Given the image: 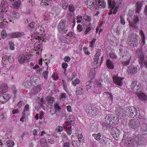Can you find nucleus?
I'll return each instance as SVG.
<instances>
[{
	"instance_id": "obj_23",
	"label": "nucleus",
	"mask_w": 147,
	"mask_h": 147,
	"mask_svg": "<svg viewBox=\"0 0 147 147\" xmlns=\"http://www.w3.org/2000/svg\"><path fill=\"white\" fill-rule=\"evenodd\" d=\"M20 14L17 12L14 11L12 16V19H18L20 17Z\"/></svg>"
},
{
	"instance_id": "obj_60",
	"label": "nucleus",
	"mask_w": 147,
	"mask_h": 147,
	"mask_svg": "<svg viewBox=\"0 0 147 147\" xmlns=\"http://www.w3.org/2000/svg\"><path fill=\"white\" fill-rule=\"evenodd\" d=\"M92 29V28L90 27H88L86 29V31L84 32V34H86L88 32L90 31Z\"/></svg>"
},
{
	"instance_id": "obj_28",
	"label": "nucleus",
	"mask_w": 147,
	"mask_h": 147,
	"mask_svg": "<svg viewBox=\"0 0 147 147\" xmlns=\"http://www.w3.org/2000/svg\"><path fill=\"white\" fill-rule=\"evenodd\" d=\"M67 117V120L69 121L70 123H71L72 122H74L75 119L74 116L73 115H70Z\"/></svg>"
},
{
	"instance_id": "obj_18",
	"label": "nucleus",
	"mask_w": 147,
	"mask_h": 147,
	"mask_svg": "<svg viewBox=\"0 0 147 147\" xmlns=\"http://www.w3.org/2000/svg\"><path fill=\"white\" fill-rule=\"evenodd\" d=\"M43 28L41 27H37L35 29V33L39 35H41L43 32Z\"/></svg>"
},
{
	"instance_id": "obj_17",
	"label": "nucleus",
	"mask_w": 147,
	"mask_h": 147,
	"mask_svg": "<svg viewBox=\"0 0 147 147\" xmlns=\"http://www.w3.org/2000/svg\"><path fill=\"white\" fill-rule=\"evenodd\" d=\"M108 3L109 7L112 9H114L116 4L114 0L113 1L112 0H108Z\"/></svg>"
},
{
	"instance_id": "obj_29",
	"label": "nucleus",
	"mask_w": 147,
	"mask_h": 147,
	"mask_svg": "<svg viewBox=\"0 0 147 147\" xmlns=\"http://www.w3.org/2000/svg\"><path fill=\"white\" fill-rule=\"evenodd\" d=\"M23 84L24 87L26 88H29L32 86V84L30 82V80H27Z\"/></svg>"
},
{
	"instance_id": "obj_30",
	"label": "nucleus",
	"mask_w": 147,
	"mask_h": 147,
	"mask_svg": "<svg viewBox=\"0 0 147 147\" xmlns=\"http://www.w3.org/2000/svg\"><path fill=\"white\" fill-rule=\"evenodd\" d=\"M29 109V105L27 104L25 106L24 108V112L23 113V115L25 116V115L28 113Z\"/></svg>"
},
{
	"instance_id": "obj_31",
	"label": "nucleus",
	"mask_w": 147,
	"mask_h": 147,
	"mask_svg": "<svg viewBox=\"0 0 147 147\" xmlns=\"http://www.w3.org/2000/svg\"><path fill=\"white\" fill-rule=\"evenodd\" d=\"M103 82L102 80H100L99 81H96L95 82V84L97 85V87H101L103 84Z\"/></svg>"
},
{
	"instance_id": "obj_63",
	"label": "nucleus",
	"mask_w": 147,
	"mask_h": 147,
	"mask_svg": "<svg viewBox=\"0 0 147 147\" xmlns=\"http://www.w3.org/2000/svg\"><path fill=\"white\" fill-rule=\"evenodd\" d=\"M120 22L122 24H125V22L124 20V19L123 18L122 16H120Z\"/></svg>"
},
{
	"instance_id": "obj_3",
	"label": "nucleus",
	"mask_w": 147,
	"mask_h": 147,
	"mask_svg": "<svg viewBox=\"0 0 147 147\" xmlns=\"http://www.w3.org/2000/svg\"><path fill=\"white\" fill-rule=\"evenodd\" d=\"M85 109L88 115H91L92 114L94 116L96 115V113L97 112L96 109L94 107H92L88 105H85Z\"/></svg>"
},
{
	"instance_id": "obj_21",
	"label": "nucleus",
	"mask_w": 147,
	"mask_h": 147,
	"mask_svg": "<svg viewBox=\"0 0 147 147\" xmlns=\"http://www.w3.org/2000/svg\"><path fill=\"white\" fill-rule=\"evenodd\" d=\"M115 113L118 116H120L121 115L122 112V109L120 107H117L116 108L115 111Z\"/></svg>"
},
{
	"instance_id": "obj_45",
	"label": "nucleus",
	"mask_w": 147,
	"mask_h": 147,
	"mask_svg": "<svg viewBox=\"0 0 147 147\" xmlns=\"http://www.w3.org/2000/svg\"><path fill=\"white\" fill-rule=\"evenodd\" d=\"M9 44L10 45V49L12 50H14L15 49L14 44V43L11 42H9Z\"/></svg>"
},
{
	"instance_id": "obj_9",
	"label": "nucleus",
	"mask_w": 147,
	"mask_h": 147,
	"mask_svg": "<svg viewBox=\"0 0 147 147\" xmlns=\"http://www.w3.org/2000/svg\"><path fill=\"white\" fill-rule=\"evenodd\" d=\"M138 37L137 36L134 34L131 33L130 36V40L129 41V46H134L135 43L136 38Z\"/></svg>"
},
{
	"instance_id": "obj_40",
	"label": "nucleus",
	"mask_w": 147,
	"mask_h": 147,
	"mask_svg": "<svg viewBox=\"0 0 147 147\" xmlns=\"http://www.w3.org/2000/svg\"><path fill=\"white\" fill-rule=\"evenodd\" d=\"M137 69L136 67H133L130 70V72L131 74H134L137 71Z\"/></svg>"
},
{
	"instance_id": "obj_38",
	"label": "nucleus",
	"mask_w": 147,
	"mask_h": 147,
	"mask_svg": "<svg viewBox=\"0 0 147 147\" xmlns=\"http://www.w3.org/2000/svg\"><path fill=\"white\" fill-rule=\"evenodd\" d=\"M129 139V145L131 144V146L134 145L136 139L134 138H130Z\"/></svg>"
},
{
	"instance_id": "obj_53",
	"label": "nucleus",
	"mask_w": 147,
	"mask_h": 147,
	"mask_svg": "<svg viewBox=\"0 0 147 147\" xmlns=\"http://www.w3.org/2000/svg\"><path fill=\"white\" fill-rule=\"evenodd\" d=\"M1 34L3 38H6L7 34L6 33L5 31L4 30H3L1 32Z\"/></svg>"
},
{
	"instance_id": "obj_33",
	"label": "nucleus",
	"mask_w": 147,
	"mask_h": 147,
	"mask_svg": "<svg viewBox=\"0 0 147 147\" xmlns=\"http://www.w3.org/2000/svg\"><path fill=\"white\" fill-rule=\"evenodd\" d=\"M98 4L99 5L103 7H105L106 5V3L104 1V0H99Z\"/></svg>"
},
{
	"instance_id": "obj_43",
	"label": "nucleus",
	"mask_w": 147,
	"mask_h": 147,
	"mask_svg": "<svg viewBox=\"0 0 147 147\" xmlns=\"http://www.w3.org/2000/svg\"><path fill=\"white\" fill-rule=\"evenodd\" d=\"M110 57L113 59H115L117 57V55L113 52H111L109 54Z\"/></svg>"
},
{
	"instance_id": "obj_20",
	"label": "nucleus",
	"mask_w": 147,
	"mask_h": 147,
	"mask_svg": "<svg viewBox=\"0 0 147 147\" xmlns=\"http://www.w3.org/2000/svg\"><path fill=\"white\" fill-rule=\"evenodd\" d=\"M100 55L99 50L97 51L95 56L94 57V59L95 62H96V64L98 63V60L99 57Z\"/></svg>"
},
{
	"instance_id": "obj_47",
	"label": "nucleus",
	"mask_w": 147,
	"mask_h": 147,
	"mask_svg": "<svg viewBox=\"0 0 147 147\" xmlns=\"http://www.w3.org/2000/svg\"><path fill=\"white\" fill-rule=\"evenodd\" d=\"M3 96V98H4L5 100L6 101L8 100L9 98V95L8 94H5L1 95Z\"/></svg>"
},
{
	"instance_id": "obj_41",
	"label": "nucleus",
	"mask_w": 147,
	"mask_h": 147,
	"mask_svg": "<svg viewBox=\"0 0 147 147\" xmlns=\"http://www.w3.org/2000/svg\"><path fill=\"white\" fill-rule=\"evenodd\" d=\"M80 82L79 79H76L72 82V84L74 86H76L77 84H78Z\"/></svg>"
},
{
	"instance_id": "obj_4",
	"label": "nucleus",
	"mask_w": 147,
	"mask_h": 147,
	"mask_svg": "<svg viewBox=\"0 0 147 147\" xmlns=\"http://www.w3.org/2000/svg\"><path fill=\"white\" fill-rule=\"evenodd\" d=\"M130 120L129 125H130L129 126L131 128L135 129L138 127L139 123V121L137 119L133 118L130 119Z\"/></svg>"
},
{
	"instance_id": "obj_59",
	"label": "nucleus",
	"mask_w": 147,
	"mask_h": 147,
	"mask_svg": "<svg viewBox=\"0 0 147 147\" xmlns=\"http://www.w3.org/2000/svg\"><path fill=\"white\" fill-rule=\"evenodd\" d=\"M64 60L65 62H69L71 60V58L69 56L65 57L64 58Z\"/></svg>"
},
{
	"instance_id": "obj_49",
	"label": "nucleus",
	"mask_w": 147,
	"mask_h": 147,
	"mask_svg": "<svg viewBox=\"0 0 147 147\" xmlns=\"http://www.w3.org/2000/svg\"><path fill=\"white\" fill-rule=\"evenodd\" d=\"M69 9V11L71 12H73L75 10V8L74 6L72 5H69L68 6Z\"/></svg>"
},
{
	"instance_id": "obj_24",
	"label": "nucleus",
	"mask_w": 147,
	"mask_h": 147,
	"mask_svg": "<svg viewBox=\"0 0 147 147\" xmlns=\"http://www.w3.org/2000/svg\"><path fill=\"white\" fill-rule=\"evenodd\" d=\"M61 5L62 8L65 9H66L68 5L67 3L64 0H62L61 1Z\"/></svg>"
},
{
	"instance_id": "obj_54",
	"label": "nucleus",
	"mask_w": 147,
	"mask_h": 147,
	"mask_svg": "<svg viewBox=\"0 0 147 147\" xmlns=\"http://www.w3.org/2000/svg\"><path fill=\"white\" fill-rule=\"evenodd\" d=\"M83 50L85 53L86 54L88 55H90V53L88 51V49L86 47H84Z\"/></svg>"
},
{
	"instance_id": "obj_42",
	"label": "nucleus",
	"mask_w": 147,
	"mask_h": 147,
	"mask_svg": "<svg viewBox=\"0 0 147 147\" xmlns=\"http://www.w3.org/2000/svg\"><path fill=\"white\" fill-rule=\"evenodd\" d=\"M138 118L140 120L142 121H144L145 120V117L142 114H140L138 116Z\"/></svg>"
},
{
	"instance_id": "obj_32",
	"label": "nucleus",
	"mask_w": 147,
	"mask_h": 147,
	"mask_svg": "<svg viewBox=\"0 0 147 147\" xmlns=\"http://www.w3.org/2000/svg\"><path fill=\"white\" fill-rule=\"evenodd\" d=\"M54 109L55 111H61V109L59 106V105L58 103L55 104L54 105Z\"/></svg>"
},
{
	"instance_id": "obj_13",
	"label": "nucleus",
	"mask_w": 147,
	"mask_h": 147,
	"mask_svg": "<svg viewBox=\"0 0 147 147\" xmlns=\"http://www.w3.org/2000/svg\"><path fill=\"white\" fill-rule=\"evenodd\" d=\"M136 94L139 99L145 100L147 99V96L143 92H136Z\"/></svg>"
},
{
	"instance_id": "obj_15",
	"label": "nucleus",
	"mask_w": 147,
	"mask_h": 147,
	"mask_svg": "<svg viewBox=\"0 0 147 147\" xmlns=\"http://www.w3.org/2000/svg\"><path fill=\"white\" fill-rule=\"evenodd\" d=\"M76 135L79 142L81 143L83 142L84 140L81 131L80 130H78L76 133Z\"/></svg>"
},
{
	"instance_id": "obj_55",
	"label": "nucleus",
	"mask_w": 147,
	"mask_h": 147,
	"mask_svg": "<svg viewBox=\"0 0 147 147\" xmlns=\"http://www.w3.org/2000/svg\"><path fill=\"white\" fill-rule=\"evenodd\" d=\"M96 40V39L95 38H94L92 40V42L90 43V47H93L94 45L95 44Z\"/></svg>"
},
{
	"instance_id": "obj_6",
	"label": "nucleus",
	"mask_w": 147,
	"mask_h": 147,
	"mask_svg": "<svg viewBox=\"0 0 147 147\" xmlns=\"http://www.w3.org/2000/svg\"><path fill=\"white\" fill-rule=\"evenodd\" d=\"M8 5L9 4L7 1L4 0L1 1L0 7L2 13L4 11H7L9 9Z\"/></svg>"
},
{
	"instance_id": "obj_26",
	"label": "nucleus",
	"mask_w": 147,
	"mask_h": 147,
	"mask_svg": "<svg viewBox=\"0 0 147 147\" xmlns=\"http://www.w3.org/2000/svg\"><path fill=\"white\" fill-rule=\"evenodd\" d=\"M9 59V57L5 55L3 57L2 61L4 64L6 65Z\"/></svg>"
},
{
	"instance_id": "obj_64",
	"label": "nucleus",
	"mask_w": 147,
	"mask_h": 147,
	"mask_svg": "<svg viewBox=\"0 0 147 147\" xmlns=\"http://www.w3.org/2000/svg\"><path fill=\"white\" fill-rule=\"evenodd\" d=\"M77 28L79 32L81 31L83 29L82 26L80 24L78 25Z\"/></svg>"
},
{
	"instance_id": "obj_2",
	"label": "nucleus",
	"mask_w": 147,
	"mask_h": 147,
	"mask_svg": "<svg viewBox=\"0 0 147 147\" xmlns=\"http://www.w3.org/2000/svg\"><path fill=\"white\" fill-rule=\"evenodd\" d=\"M66 20L62 19L60 21L58 26V30L60 33L64 34L66 33L68 28L65 26Z\"/></svg>"
},
{
	"instance_id": "obj_61",
	"label": "nucleus",
	"mask_w": 147,
	"mask_h": 147,
	"mask_svg": "<svg viewBox=\"0 0 147 147\" xmlns=\"http://www.w3.org/2000/svg\"><path fill=\"white\" fill-rule=\"evenodd\" d=\"M6 102L4 98H3V96L1 95L0 96V102L3 103L4 102Z\"/></svg>"
},
{
	"instance_id": "obj_27",
	"label": "nucleus",
	"mask_w": 147,
	"mask_h": 147,
	"mask_svg": "<svg viewBox=\"0 0 147 147\" xmlns=\"http://www.w3.org/2000/svg\"><path fill=\"white\" fill-rule=\"evenodd\" d=\"M92 136L96 140L99 141L101 139L100 137L101 136V135L100 133H98L97 134H92Z\"/></svg>"
},
{
	"instance_id": "obj_7",
	"label": "nucleus",
	"mask_w": 147,
	"mask_h": 147,
	"mask_svg": "<svg viewBox=\"0 0 147 147\" xmlns=\"http://www.w3.org/2000/svg\"><path fill=\"white\" fill-rule=\"evenodd\" d=\"M138 138L137 139V143L138 145L141 146H144L146 142V139L143 136L139 135L138 136Z\"/></svg>"
},
{
	"instance_id": "obj_44",
	"label": "nucleus",
	"mask_w": 147,
	"mask_h": 147,
	"mask_svg": "<svg viewBox=\"0 0 147 147\" xmlns=\"http://www.w3.org/2000/svg\"><path fill=\"white\" fill-rule=\"evenodd\" d=\"M66 94L65 93L62 94L60 96V99L61 100H64L66 98Z\"/></svg>"
},
{
	"instance_id": "obj_12",
	"label": "nucleus",
	"mask_w": 147,
	"mask_h": 147,
	"mask_svg": "<svg viewBox=\"0 0 147 147\" xmlns=\"http://www.w3.org/2000/svg\"><path fill=\"white\" fill-rule=\"evenodd\" d=\"M129 117L134 118L136 114V109L134 107H129Z\"/></svg>"
},
{
	"instance_id": "obj_39",
	"label": "nucleus",
	"mask_w": 147,
	"mask_h": 147,
	"mask_svg": "<svg viewBox=\"0 0 147 147\" xmlns=\"http://www.w3.org/2000/svg\"><path fill=\"white\" fill-rule=\"evenodd\" d=\"M36 26V24L33 22H32L29 24V26L31 28H34Z\"/></svg>"
},
{
	"instance_id": "obj_5",
	"label": "nucleus",
	"mask_w": 147,
	"mask_h": 147,
	"mask_svg": "<svg viewBox=\"0 0 147 147\" xmlns=\"http://www.w3.org/2000/svg\"><path fill=\"white\" fill-rule=\"evenodd\" d=\"M139 18L138 16H135L133 21L130 24L132 29H136L138 27L137 25L139 24Z\"/></svg>"
},
{
	"instance_id": "obj_19",
	"label": "nucleus",
	"mask_w": 147,
	"mask_h": 147,
	"mask_svg": "<svg viewBox=\"0 0 147 147\" xmlns=\"http://www.w3.org/2000/svg\"><path fill=\"white\" fill-rule=\"evenodd\" d=\"M20 1L19 0H16L13 5V7L16 9H18L20 6Z\"/></svg>"
},
{
	"instance_id": "obj_14",
	"label": "nucleus",
	"mask_w": 147,
	"mask_h": 147,
	"mask_svg": "<svg viewBox=\"0 0 147 147\" xmlns=\"http://www.w3.org/2000/svg\"><path fill=\"white\" fill-rule=\"evenodd\" d=\"M141 130L143 134H147V124L142 123Z\"/></svg>"
},
{
	"instance_id": "obj_48",
	"label": "nucleus",
	"mask_w": 147,
	"mask_h": 147,
	"mask_svg": "<svg viewBox=\"0 0 147 147\" xmlns=\"http://www.w3.org/2000/svg\"><path fill=\"white\" fill-rule=\"evenodd\" d=\"M46 0H42L40 3V5L43 7L47 6V4L46 1Z\"/></svg>"
},
{
	"instance_id": "obj_50",
	"label": "nucleus",
	"mask_w": 147,
	"mask_h": 147,
	"mask_svg": "<svg viewBox=\"0 0 147 147\" xmlns=\"http://www.w3.org/2000/svg\"><path fill=\"white\" fill-rule=\"evenodd\" d=\"M34 89L35 90V92H39L41 90V86H39L36 87H34Z\"/></svg>"
},
{
	"instance_id": "obj_1",
	"label": "nucleus",
	"mask_w": 147,
	"mask_h": 147,
	"mask_svg": "<svg viewBox=\"0 0 147 147\" xmlns=\"http://www.w3.org/2000/svg\"><path fill=\"white\" fill-rule=\"evenodd\" d=\"M32 59V56L29 55H21L18 57V61L21 64H23L24 63L31 61Z\"/></svg>"
},
{
	"instance_id": "obj_52",
	"label": "nucleus",
	"mask_w": 147,
	"mask_h": 147,
	"mask_svg": "<svg viewBox=\"0 0 147 147\" xmlns=\"http://www.w3.org/2000/svg\"><path fill=\"white\" fill-rule=\"evenodd\" d=\"M46 99L45 97H44V96L42 97L41 98V100H40V102H42L40 104V105L41 106H43V104L42 103H45V102H46Z\"/></svg>"
},
{
	"instance_id": "obj_10",
	"label": "nucleus",
	"mask_w": 147,
	"mask_h": 147,
	"mask_svg": "<svg viewBox=\"0 0 147 147\" xmlns=\"http://www.w3.org/2000/svg\"><path fill=\"white\" fill-rule=\"evenodd\" d=\"M86 3L88 8H91L96 4V1L95 0H87Z\"/></svg>"
},
{
	"instance_id": "obj_36",
	"label": "nucleus",
	"mask_w": 147,
	"mask_h": 147,
	"mask_svg": "<svg viewBox=\"0 0 147 147\" xmlns=\"http://www.w3.org/2000/svg\"><path fill=\"white\" fill-rule=\"evenodd\" d=\"M7 144L8 147H13L14 145L13 141L9 140L7 141Z\"/></svg>"
},
{
	"instance_id": "obj_16",
	"label": "nucleus",
	"mask_w": 147,
	"mask_h": 147,
	"mask_svg": "<svg viewBox=\"0 0 147 147\" xmlns=\"http://www.w3.org/2000/svg\"><path fill=\"white\" fill-rule=\"evenodd\" d=\"M106 65L107 67L109 69H113L114 67L113 62L111 61L109 59L107 60Z\"/></svg>"
},
{
	"instance_id": "obj_37",
	"label": "nucleus",
	"mask_w": 147,
	"mask_h": 147,
	"mask_svg": "<svg viewBox=\"0 0 147 147\" xmlns=\"http://www.w3.org/2000/svg\"><path fill=\"white\" fill-rule=\"evenodd\" d=\"M40 143L41 146L47 145V143L46 139L44 138H41L40 140Z\"/></svg>"
},
{
	"instance_id": "obj_51",
	"label": "nucleus",
	"mask_w": 147,
	"mask_h": 147,
	"mask_svg": "<svg viewBox=\"0 0 147 147\" xmlns=\"http://www.w3.org/2000/svg\"><path fill=\"white\" fill-rule=\"evenodd\" d=\"M63 130V127L61 126H58L57 127L56 129V131L57 132L62 131Z\"/></svg>"
},
{
	"instance_id": "obj_46",
	"label": "nucleus",
	"mask_w": 147,
	"mask_h": 147,
	"mask_svg": "<svg viewBox=\"0 0 147 147\" xmlns=\"http://www.w3.org/2000/svg\"><path fill=\"white\" fill-rule=\"evenodd\" d=\"M137 81L134 80L132 83L131 84V88L132 90H134V88L136 86V85Z\"/></svg>"
},
{
	"instance_id": "obj_57",
	"label": "nucleus",
	"mask_w": 147,
	"mask_h": 147,
	"mask_svg": "<svg viewBox=\"0 0 147 147\" xmlns=\"http://www.w3.org/2000/svg\"><path fill=\"white\" fill-rule=\"evenodd\" d=\"M48 72L47 71H44L43 73V76H44V78L46 79L47 78V76L48 74Z\"/></svg>"
},
{
	"instance_id": "obj_58",
	"label": "nucleus",
	"mask_w": 147,
	"mask_h": 147,
	"mask_svg": "<svg viewBox=\"0 0 147 147\" xmlns=\"http://www.w3.org/2000/svg\"><path fill=\"white\" fill-rule=\"evenodd\" d=\"M55 113H56V115L59 116L60 115L61 113V111H55V112H54L53 113H52L51 114V115H54Z\"/></svg>"
},
{
	"instance_id": "obj_62",
	"label": "nucleus",
	"mask_w": 147,
	"mask_h": 147,
	"mask_svg": "<svg viewBox=\"0 0 147 147\" xmlns=\"http://www.w3.org/2000/svg\"><path fill=\"white\" fill-rule=\"evenodd\" d=\"M67 133L69 135H70L72 133V130L70 127H68L67 129Z\"/></svg>"
},
{
	"instance_id": "obj_56",
	"label": "nucleus",
	"mask_w": 147,
	"mask_h": 147,
	"mask_svg": "<svg viewBox=\"0 0 147 147\" xmlns=\"http://www.w3.org/2000/svg\"><path fill=\"white\" fill-rule=\"evenodd\" d=\"M6 119V115L2 114L0 115V120L3 121Z\"/></svg>"
},
{
	"instance_id": "obj_34",
	"label": "nucleus",
	"mask_w": 147,
	"mask_h": 147,
	"mask_svg": "<svg viewBox=\"0 0 147 147\" xmlns=\"http://www.w3.org/2000/svg\"><path fill=\"white\" fill-rule=\"evenodd\" d=\"M128 135L127 134H125L123 135V139L125 140V142L127 144H129L128 140Z\"/></svg>"
},
{
	"instance_id": "obj_8",
	"label": "nucleus",
	"mask_w": 147,
	"mask_h": 147,
	"mask_svg": "<svg viewBox=\"0 0 147 147\" xmlns=\"http://www.w3.org/2000/svg\"><path fill=\"white\" fill-rule=\"evenodd\" d=\"M113 79L114 83L120 86L122 85L123 82H122L121 78L119 77H118L117 75L115 76L114 75V76L113 77Z\"/></svg>"
},
{
	"instance_id": "obj_35",
	"label": "nucleus",
	"mask_w": 147,
	"mask_h": 147,
	"mask_svg": "<svg viewBox=\"0 0 147 147\" xmlns=\"http://www.w3.org/2000/svg\"><path fill=\"white\" fill-rule=\"evenodd\" d=\"M47 99L48 100V102L51 105V104L54 101V98L53 97L50 96H47Z\"/></svg>"
},
{
	"instance_id": "obj_22",
	"label": "nucleus",
	"mask_w": 147,
	"mask_h": 147,
	"mask_svg": "<svg viewBox=\"0 0 147 147\" xmlns=\"http://www.w3.org/2000/svg\"><path fill=\"white\" fill-rule=\"evenodd\" d=\"M7 89L8 87L6 84H3L0 86V90L1 91L7 92Z\"/></svg>"
},
{
	"instance_id": "obj_25",
	"label": "nucleus",
	"mask_w": 147,
	"mask_h": 147,
	"mask_svg": "<svg viewBox=\"0 0 147 147\" xmlns=\"http://www.w3.org/2000/svg\"><path fill=\"white\" fill-rule=\"evenodd\" d=\"M139 63L141 66H142L143 65V62L144 60V55H141L139 58Z\"/></svg>"
},
{
	"instance_id": "obj_11",
	"label": "nucleus",
	"mask_w": 147,
	"mask_h": 147,
	"mask_svg": "<svg viewBox=\"0 0 147 147\" xmlns=\"http://www.w3.org/2000/svg\"><path fill=\"white\" fill-rule=\"evenodd\" d=\"M23 34L19 32H17L8 34L7 36L10 38H15L20 37L23 35Z\"/></svg>"
}]
</instances>
